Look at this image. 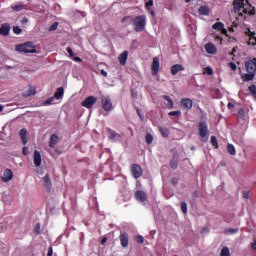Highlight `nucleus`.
I'll return each mask as SVG.
<instances>
[{
	"instance_id": "obj_1",
	"label": "nucleus",
	"mask_w": 256,
	"mask_h": 256,
	"mask_svg": "<svg viewBox=\"0 0 256 256\" xmlns=\"http://www.w3.org/2000/svg\"><path fill=\"white\" fill-rule=\"evenodd\" d=\"M132 25L136 33H141L145 29V25H147V16L140 15L136 16L132 20Z\"/></svg>"
},
{
	"instance_id": "obj_2",
	"label": "nucleus",
	"mask_w": 256,
	"mask_h": 256,
	"mask_svg": "<svg viewBox=\"0 0 256 256\" xmlns=\"http://www.w3.org/2000/svg\"><path fill=\"white\" fill-rule=\"evenodd\" d=\"M18 53H37V47L33 42H26L15 46Z\"/></svg>"
},
{
	"instance_id": "obj_3",
	"label": "nucleus",
	"mask_w": 256,
	"mask_h": 256,
	"mask_svg": "<svg viewBox=\"0 0 256 256\" xmlns=\"http://www.w3.org/2000/svg\"><path fill=\"white\" fill-rule=\"evenodd\" d=\"M130 171L134 179H139L143 176V168L139 164H132L130 167Z\"/></svg>"
},
{
	"instance_id": "obj_4",
	"label": "nucleus",
	"mask_w": 256,
	"mask_h": 256,
	"mask_svg": "<svg viewBox=\"0 0 256 256\" xmlns=\"http://www.w3.org/2000/svg\"><path fill=\"white\" fill-rule=\"evenodd\" d=\"M180 107L185 111H191V109H193V100L191 98H182Z\"/></svg>"
},
{
	"instance_id": "obj_5",
	"label": "nucleus",
	"mask_w": 256,
	"mask_h": 256,
	"mask_svg": "<svg viewBox=\"0 0 256 256\" xmlns=\"http://www.w3.org/2000/svg\"><path fill=\"white\" fill-rule=\"evenodd\" d=\"M97 103V97L95 96H88L86 99L83 100L81 103L82 107H85L86 109H91L93 105Z\"/></svg>"
},
{
	"instance_id": "obj_6",
	"label": "nucleus",
	"mask_w": 256,
	"mask_h": 256,
	"mask_svg": "<svg viewBox=\"0 0 256 256\" xmlns=\"http://www.w3.org/2000/svg\"><path fill=\"white\" fill-rule=\"evenodd\" d=\"M198 131L200 137L204 138L207 137V133H209V126H207V122L200 121L198 124Z\"/></svg>"
},
{
	"instance_id": "obj_7",
	"label": "nucleus",
	"mask_w": 256,
	"mask_h": 256,
	"mask_svg": "<svg viewBox=\"0 0 256 256\" xmlns=\"http://www.w3.org/2000/svg\"><path fill=\"white\" fill-rule=\"evenodd\" d=\"M247 73H256V58L248 60L245 63Z\"/></svg>"
},
{
	"instance_id": "obj_8",
	"label": "nucleus",
	"mask_w": 256,
	"mask_h": 256,
	"mask_svg": "<svg viewBox=\"0 0 256 256\" xmlns=\"http://www.w3.org/2000/svg\"><path fill=\"white\" fill-rule=\"evenodd\" d=\"M102 108L104 111H111V109H113V102H111V97L106 96L102 98Z\"/></svg>"
},
{
	"instance_id": "obj_9",
	"label": "nucleus",
	"mask_w": 256,
	"mask_h": 256,
	"mask_svg": "<svg viewBox=\"0 0 256 256\" xmlns=\"http://www.w3.org/2000/svg\"><path fill=\"white\" fill-rule=\"evenodd\" d=\"M43 185L46 189V191L49 193L51 192V188H52V182H51V176H49V174H46L43 178Z\"/></svg>"
},
{
	"instance_id": "obj_10",
	"label": "nucleus",
	"mask_w": 256,
	"mask_h": 256,
	"mask_svg": "<svg viewBox=\"0 0 256 256\" xmlns=\"http://www.w3.org/2000/svg\"><path fill=\"white\" fill-rule=\"evenodd\" d=\"M120 243L122 247H129V234L127 232H122L120 234Z\"/></svg>"
},
{
	"instance_id": "obj_11",
	"label": "nucleus",
	"mask_w": 256,
	"mask_h": 256,
	"mask_svg": "<svg viewBox=\"0 0 256 256\" xmlns=\"http://www.w3.org/2000/svg\"><path fill=\"white\" fill-rule=\"evenodd\" d=\"M35 167H41V163L43 159L41 158V152L38 150H34V157H33Z\"/></svg>"
},
{
	"instance_id": "obj_12",
	"label": "nucleus",
	"mask_w": 256,
	"mask_h": 256,
	"mask_svg": "<svg viewBox=\"0 0 256 256\" xmlns=\"http://www.w3.org/2000/svg\"><path fill=\"white\" fill-rule=\"evenodd\" d=\"M13 179V171L11 169H6L2 176L3 183H9Z\"/></svg>"
},
{
	"instance_id": "obj_13",
	"label": "nucleus",
	"mask_w": 256,
	"mask_h": 256,
	"mask_svg": "<svg viewBox=\"0 0 256 256\" xmlns=\"http://www.w3.org/2000/svg\"><path fill=\"white\" fill-rule=\"evenodd\" d=\"M135 199L141 201V203H145V201H147V194L142 190H138L135 193Z\"/></svg>"
},
{
	"instance_id": "obj_14",
	"label": "nucleus",
	"mask_w": 256,
	"mask_h": 256,
	"mask_svg": "<svg viewBox=\"0 0 256 256\" xmlns=\"http://www.w3.org/2000/svg\"><path fill=\"white\" fill-rule=\"evenodd\" d=\"M204 47L206 52H208L210 55H215V53H217V47H215V44L212 42H208Z\"/></svg>"
},
{
	"instance_id": "obj_15",
	"label": "nucleus",
	"mask_w": 256,
	"mask_h": 256,
	"mask_svg": "<svg viewBox=\"0 0 256 256\" xmlns=\"http://www.w3.org/2000/svg\"><path fill=\"white\" fill-rule=\"evenodd\" d=\"M9 31H11V26L8 23H4L0 27V35L3 37H7L9 35Z\"/></svg>"
},
{
	"instance_id": "obj_16",
	"label": "nucleus",
	"mask_w": 256,
	"mask_h": 256,
	"mask_svg": "<svg viewBox=\"0 0 256 256\" xmlns=\"http://www.w3.org/2000/svg\"><path fill=\"white\" fill-rule=\"evenodd\" d=\"M246 3H249V0H246ZM235 11L245 8V0H234L233 2Z\"/></svg>"
},
{
	"instance_id": "obj_17",
	"label": "nucleus",
	"mask_w": 256,
	"mask_h": 256,
	"mask_svg": "<svg viewBox=\"0 0 256 256\" xmlns=\"http://www.w3.org/2000/svg\"><path fill=\"white\" fill-rule=\"evenodd\" d=\"M159 68H160L159 58L154 57L152 61V74L157 75V73H159Z\"/></svg>"
},
{
	"instance_id": "obj_18",
	"label": "nucleus",
	"mask_w": 256,
	"mask_h": 256,
	"mask_svg": "<svg viewBox=\"0 0 256 256\" xmlns=\"http://www.w3.org/2000/svg\"><path fill=\"white\" fill-rule=\"evenodd\" d=\"M179 71H185V66L182 64H175L170 69L171 75H177Z\"/></svg>"
},
{
	"instance_id": "obj_19",
	"label": "nucleus",
	"mask_w": 256,
	"mask_h": 256,
	"mask_svg": "<svg viewBox=\"0 0 256 256\" xmlns=\"http://www.w3.org/2000/svg\"><path fill=\"white\" fill-rule=\"evenodd\" d=\"M169 166L175 170L179 167V154L175 153L173 159L170 160Z\"/></svg>"
},
{
	"instance_id": "obj_20",
	"label": "nucleus",
	"mask_w": 256,
	"mask_h": 256,
	"mask_svg": "<svg viewBox=\"0 0 256 256\" xmlns=\"http://www.w3.org/2000/svg\"><path fill=\"white\" fill-rule=\"evenodd\" d=\"M198 14L208 17L211 14V8L209 6H200L198 9Z\"/></svg>"
},
{
	"instance_id": "obj_21",
	"label": "nucleus",
	"mask_w": 256,
	"mask_h": 256,
	"mask_svg": "<svg viewBox=\"0 0 256 256\" xmlns=\"http://www.w3.org/2000/svg\"><path fill=\"white\" fill-rule=\"evenodd\" d=\"M129 57V52L127 50L123 51L118 57L120 65H126L127 58Z\"/></svg>"
},
{
	"instance_id": "obj_22",
	"label": "nucleus",
	"mask_w": 256,
	"mask_h": 256,
	"mask_svg": "<svg viewBox=\"0 0 256 256\" xmlns=\"http://www.w3.org/2000/svg\"><path fill=\"white\" fill-rule=\"evenodd\" d=\"M37 93V89L33 86H29L28 90L23 92V97H31Z\"/></svg>"
},
{
	"instance_id": "obj_23",
	"label": "nucleus",
	"mask_w": 256,
	"mask_h": 256,
	"mask_svg": "<svg viewBox=\"0 0 256 256\" xmlns=\"http://www.w3.org/2000/svg\"><path fill=\"white\" fill-rule=\"evenodd\" d=\"M108 137H109V139H111V141H116V139H121V134H119L111 129H108Z\"/></svg>"
},
{
	"instance_id": "obj_24",
	"label": "nucleus",
	"mask_w": 256,
	"mask_h": 256,
	"mask_svg": "<svg viewBox=\"0 0 256 256\" xmlns=\"http://www.w3.org/2000/svg\"><path fill=\"white\" fill-rule=\"evenodd\" d=\"M20 137H21V140H22V143L23 145H25L26 143H28L29 139L27 138V135H28V132H27V129L25 128H22L20 130Z\"/></svg>"
},
{
	"instance_id": "obj_25",
	"label": "nucleus",
	"mask_w": 256,
	"mask_h": 256,
	"mask_svg": "<svg viewBox=\"0 0 256 256\" xmlns=\"http://www.w3.org/2000/svg\"><path fill=\"white\" fill-rule=\"evenodd\" d=\"M243 13L245 15H255V7H252L251 4L248 3L247 7L244 6Z\"/></svg>"
},
{
	"instance_id": "obj_26",
	"label": "nucleus",
	"mask_w": 256,
	"mask_h": 256,
	"mask_svg": "<svg viewBox=\"0 0 256 256\" xmlns=\"http://www.w3.org/2000/svg\"><path fill=\"white\" fill-rule=\"evenodd\" d=\"M241 79L245 82L247 81H253V79H255V73L253 72H248L246 74H242L241 75Z\"/></svg>"
},
{
	"instance_id": "obj_27",
	"label": "nucleus",
	"mask_w": 256,
	"mask_h": 256,
	"mask_svg": "<svg viewBox=\"0 0 256 256\" xmlns=\"http://www.w3.org/2000/svg\"><path fill=\"white\" fill-rule=\"evenodd\" d=\"M57 143H59V136H57V134H52L50 137L49 147L53 149Z\"/></svg>"
},
{
	"instance_id": "obj_28",
	"label": "nucleus",
	"mask_w": 256,
	"mask_h": 256,
	"mask_svg": "<svg viewBox=\"0 0 256 256\" xmlns=\"http://www.w3.org/2000/svg\"><path fill=\"white\" fill-rule=\"evenodd\" d=\"M65 95V89L63 87H59L54 94L55 99H61Z\"/></svg>"
},
{
	"instance_id": "obj_29",
	"label": "nucleus",
	"mask_w": 256,
	"mask_h": 256,
	"mask_svg": "<svg viewBox=\"0 0 256 256\" xmlns=\"http://www.w3.org/2000/svg\"><path fill=\"white\" fill-rule=\"evenodd\" d=\"M162 99H165V101L168 102V104H167L168 109H173L174 103H173V99H171V97H169L168 95H163Z\"/></svg>"
},
{
	"instance_id": "obj_30",
	"label": "nucleus",
	"mask_w": 256,
	"mask_h": 256,
	"mask_svg": "<svg viewBox=\"0 0 256 256\" xmlns=\"http://www.w3.org/2000/svg\"><path fill=\"white\" fill-rule=\"evenodd\" d=\"M248 45H256V33L255 32H251L249 35V40H248Z\"/></svg>"
},
{
	"instance_id": "obj_31",
	"label": "nucleus",
	"mask_w": 256,
	"mask_h": 256,
	"mask_svg": "<svg viewBox=\"0 0 256 256\" xmlns=\"http://www.w3.org/2000/svg\"><path fill=\"white\" fill-rule=\"evenodd\" d=\"M224 27H225V24H223V22H216L213 24L212 29H215L217 31H223Z\"/></svg>"
},
{
	"instance_id": "obj_32",
	"label": "nucleus",
	"mask_w": 256,
	"mask_h": 256,
	"mask_svg": "<svg viewBox=\"0 0 256 256\" xmlns=\"http://www.w3.org/2000/svg\"><path fill=\"white\" fill-rule=\"evenodd\" d=\"M224 233L226 235H235V233H239V228H226Z\"/></svg>"
},
{
	"instance_id": "obj_33",
	"label": "nucleus",
	"mask_w": 256,
	"mask_h": 256,
	"mask_svg": "<svg viewBox=\"0 0 256 256\" xmlns=\"http://www.w3.org/2000/svg\"><path fill=\"white\" fill-rule=\"evenodd\" d=\"M227 151L230 155H237V150L235 149V146H233V144L227 145Z\"/></svg>"
},
{
	"instance_id": "obj_34",
	"label": "nucleus",
	"mask_w": 256,
	"mask_h": 256,
	"mask_svg": "<svg viewBox=\"0 0 256 256\" xmlns=\"http://www.w3.org/2000/svg\"><path fill=\"white\" fill-rule=\"evenodd\" d=\"M159 132L161 133L162 137H169V129L163 128L161 126L158 127Z\"/></svg>"
},
{
	"instance_id": "obj_35",
	"label": "nucleus",
	"mask_w": 256,
	"mask_h": 256,
	"mask_svg": "<svg viewBox=\"0 0 256 256\" xmlns=\"http://www.w3.org/2000/svg\"><path fill=\"white\" fill-rule=\"evenodd\" d=\"M220 256H231V252L229 251V247L225 246L222 248Z\"/></svg>"
},
{
	"instance_id": "obj_36",
	"label": "nucleus",
	"mask_w": 256,
	"mask_h": 256,
	"mask_svg": "<svg viewBox=\"0 0 256 256\" xmlns=\"http://www.w3.org/2000/svg\"><path fill=\"white\" fill-rule=\"evenodd\" d=\"M238 119H241L242 121H245V109L240 108L238 110V115H237Z\"/></svg>"
},
{
	"instance_id": "obj_37",
	"label": "nucleus",
	"mask_w": 256,
	"mask_h": 256,
	"mask_svg": "<svg viewBox=\"0 0 256 256\" xmlns=\"http://www.w3.org/2000/svg\"><path fill=\"white\" fill-rule=\"evenodd\" d=\"M211 145L215 147V149H219V143L217 142V137L211 136Z\"/></svg>"
},
{
	"instance_id": "obj_38",
	"label": "nucleus",
	"mask_w": 256,
	"mask_h": 256,
	"mask_svg": "<svg viewBox=\"0 0 256 256\" xmlns=\"http://www.w3.org/2000/svg\"><path fill=\"white\" fill-rule=\"evenodd\" d=\"M249 91L251 93L252 96H254V98L256 99V86L254 84L249 86Z\"/></svg>"
},
{
	"instance_id": "obj_39",
	"label": "nucleus",
	"mask_w": 256,
	"mask_h": 256,
	"mask_svg": "<svg viewBox=\"0 0 256 256\" xmlns=\"http://www.w3.org/2000/svg\"><path fill=\"white\" fill-rule=\"evenodd\" d=\"M170 117H179L181 116V110L171 111L168 113Z\"/></svg>"
},
{
	"instance_id": "obj_40",
	"label": "nucleus",
	"mask_w": 256,
	"mask_h": 256,
	"mask_svg": "<svg viewBox=\"0 0 256 256\" xmlns=\"http://www.w3.org/2000/svg\"><path fill=\"white\" fill-rule=\"evenodd\" d=\"M146 143L147 145H151V143H153V135H151V133L146 134Z\"/></svg>"
},
{
	"instance_id": "obj_41",
	"label": "nucleus",
	"mask_w": 256,
	"mask_h": 256,
	"mask_svg": "<svg viewBox=\"0 0 256 256\" xmlns=\"http://www.w3.org/2000/svg\"><path fill=\"white\" fill-rule=\"evenodd\" d=\"M13 32L15 33V35H21V33H23V29H21V27L19 26H14Z\"/></svg>"
},
{
	"instance_id": "obj_42",
	"label": "nucleus",
	"mask_w": 256,
	"mask_h": 256,
	"mask_svg": "<svg viewBox=\"0 0 256 256\" xmlns=\"http://www.w3.org/2000/svg\"><path fill=\"white\" fill-rule=\"evenodd\" d=\"M133 19V16H125L124 18H122L121 23H127V21L133 23Z\"/></svg>"
},
{
	"instance_id": "obj_43",
	"label": "nucleus",
	"mask_w": 256,
	"mask_h": 256,
	"mask_svg": "<svg viewBox=\"0 0 256 256\" xmlns=\"http://www.w3.org/2000/svg\"><path fill=\"white\" fill-rule=\"evenodd\" d=\"M181 211L184 215H187V202H181Z\"/></svg>"
},
{
	"instance_id": "obj_44",
	"label": "nucleus",
	"mask_w": 256,
	"mask_h": 256,
	"mask_svg": "<svg viewBox=\"0 0 256 256\" xmlns=\"http://www.w3.org/2000/svg\"><path fill=\"white\" fill-rule=\"evenodd\" d=\"M59 27V22H54L50 27L49 31H57V28Z\"/></svg>"
},
{
	"instance_id": "obj_45",
	"label": "nucleus",
	"mask_w": 256,
	"mask_h": 256,
	"mask_svg": "<svg viewBox=\"0 0 256 256\" xmlns=\"http://www.w3.org/2000/svg\"><path fill=\"white\" fill-rule=\"evenodd\" d=\"M152 7H153V0H149L148 2H146L145 8L147 9V11H151Z\"/></svg>"
},
{
	"instance_id": "obj_46",
	"label": "nucleus",
	"mask_w": 256,
	"mask_h": 256,
	"mask_svg": "<svg viewBox=\"0 0 256 256\" xmlns=\"http://www.w3.org/2000/svg\"><path fill=\"white\" fill-rule=\"evenodd\" d=\"M204 74L212 75L213 74V68H211V67L204 68Z\"/></svg>"
},
{
	"instance_id": "obj_47",
	"label": "nucleus",
	"mask_w": 256,
	"mask_h": 256,
	"mask_svg": "<svg viewBox=\"0 0 256 256\" xmlns=\"http://www.w3.org/2000/svg\"><path fill=\"white\" fill-rule=\"evenodd\" d=\"M55 101V97L48 98L45 102L44 105H53V102Z\"/></svg>"
},
{
	"instance_id": "obj_48",
	"label": "nucleus",
	"mask_w": 256,
	"mask_h": 256,
	"mask_svg": "<svg viewBox=\"0 0 256 256\" xmlns=\"http://www.w3.org/2000/svg\"><path fill=\"white\" fill-rule=\"evenodd\" d=\"M137 115L141 119V121H143V119H145V116L143 115V111L139 108H137Z\"/></svg>"
},
{
	"instance_id": "obj_49",
	"label": "nucleus",
	"mask_w": 256,
	"mask_h": 256,
	"mask_svg": "<svg viewBox=\"0 0 256 256\" xmlns=\"http://www.w3.org/2000/svg\"><path fill=\"white\" fill-rule=\"evenodd\" d=\"M228 67H230L232 71H237V65L234 62L228 63Z\"/></svg>"
},
{
	"instance_id": "obj_50",
	"label": "nucleus",
	"mask_w": 256,
	"mask_h": 256,
	"mask_svg": "<svg viewBox=\"0 0 256 256\" xmlns=\"http://www.w3.org/2000/svg\"><path fill=\"white\" fill-rule=\"evenodd\" d=\"M136 241L141 245L142 243H144L145 238H143V236H141V235H138L136 237Z\"/></svg>"
},
{
	"instance_id": "obj_51",
	"label": "nucleus",
	"mask_w": 256,
	"mask_h": 256,
	"mask_svg": "<svg viewBox=\"0 0 256 256\" xmlns=\"http://www.w3.org/2000/svg\"><path fill=\"white\" fill-rule=\"evenodd\" d=\"M41 225L37 224L34 228V233H37L39 235L41 233Z\"/></svg>"
},
{
	"instance_id": "obj_52",
	"label": "nucleus",
	"mask_w": 256,
	"mask_h": 256,
	"mask_svg": "<svg viewBox=\"0 0 256 256\" xmlns=\"http://www.w3.org/2000/svg\"><path fill=\"white\" fill-rule=\"evenodd\" d=\"M131 97H132L133 99H137V97H139V93H137V91H135V90H132V91H131Z\"/></svg>"
},
{
	"instance_id": "obj_53",
	"label": "nucleus",
	"mask_w": 256,
	"mask_h": 256,
	"mask_svg": "<svg viewBox=\"0 0 256 256\" xmlns=\"http://www.w3.org/2000/svg\"><path fill=\"white\" fill-rule=\"evenodd\" d=\"M242 197L244 198V199H249V191H246V190H244L243 192H242Z\"/></svg>"
},
{
	"instance_id": "obj_54",
	"label": "nucleus",
	"mask_w": 256,
	"mask_h": 256,
	"mask_svg": "<svg viewBox=\"0 0 256 256\" xmlns=\"http://www.w3.org/2000/svg\"><path fill=\"white\" fill-rule=\"evenodd\" d=\"M14 11H23V5H16L13 7Z\"/></svg>"
},
{
	"instance_id": "obj_55",
	"label": "nucleus",
	"mask_w": 256,
	"mask_h": 256,
	"mask_svg": "<svg viewBox=\"0 0 256 256\" xmlns=\"http://www.w3.org/2000/svg\"><path fill=\"white\" fill-rule=\"evenodd\" d=\"M66 51H67V53L69 54V56H70L71 58H73V49H71V47H67V48H66Z\"/></svg>"
},
{
	"instance_id": "obj_56",
	"label": "nucleus",
	"mask_w": 256,
	"mask_h": 256,
	"mask_svg": "<svg viewBox=\"0 0 256 256\" xmlns=\"http://www.w3.org/2000/svg\"><path fill=\"white\" fill-rule=\"evenodd\" d=\"M47 256H53V246H50V247L48 248Z\"/></svg>"
},
{
	"instance_id": "obj_57",
	"label": "nucleus",
	"mask_w": 256,
	"mask_h": 256,
	"mask_svg": "<svg viewBox=\"0 0 256 256\" xmlns=\"http://www.w3.org/2000/svg\"><path fill=\"white\" fill-rule=\"evenodd\" d=\"M177 183H179V179L178 178H172L171 179V184L172 185H177Z\"/></svg>"
},
{
	"instance_id": "obj_58",
	"label": "nucleus",
	"mask_w": 256,
	"mask_h": 256,
	"mask_svg": "<svg viewBox=\"0 0 256 256\" xmlns=\"http://www.w3.org/2000/svg\"><path fill=\"white\" fill-rule=\"evenodd\" d=\"M22 152H23V155H29V148L23 147Z\"/></svg>"
},
{
	"instance_id": "obj_59",
	"label": "nucleus",
	"mask_w": 256,
	"mask_h": 256,
	"mask_svg": "<svg viewBox=\"0 0 256 256\" xmlns=\"http://www.w3.org/2000/svg\"><path fill=\"white\" fill-rule=\"evenodd\" d=\"M73 60L76 61V63H82V61H83V59H81V57H74Z\"/></svg>"
},
{
	"instance_id": "obj_60",
	"label": "nucleus",
	"mask_w": 256,
	"mask_h": 256,
	"mask_svg": "<svg viewBox=\"0 0 256 256\" xmlns=\"http://www.w3.org/2000/svg\"><path fill=\"white\" fill-rule=\"evenodd\" d=\"M227 108H228V109H235V105H234L233 103L229 102V103L227 104Z\"/></svg>"
},
{
	"instance_id": "obj_61",
	"label": "nucleus",
	"mask_w": 256,
	"mask_h": 256,
	"mask_svg": "<svg viewBox=\"0 0 256 256\" xmlns=\"http://www.w3.org/2000/svg\"><path fill=\"white\" fill-rule=\"evenodd\" d=\"M251 247L256 250V238H254V241L251 243Z\"/></svg>"
},
{
	"instance_id": "obj_62",
	"label": "nucleus",
	"mask_w": 256,
	"mask_h": 256,
	"mask_svg": "<svg viewBox=\"0 0 256 256\" xmlns=\"http://www.w3.org/2000/svg\"><path fill=\"white\" fill-rule=\"evenodd\" d=\"M105 243H107V238H103V239L101 240V245H105Z\"/></svg>"
},
{
	"instance_id": "obj_63",
	"label": "nucleus",
	"mask_w": 256,
	"mask_h": 256,
	"mask_svg": "<svg viewBox=\"0 0 256 256\" xmlns=\"http://www.w3.org/2000/svg\"><path fill=\"white\" fill-rule=\"evenodd\" d=\"M101 75H103L104 77H107V72L105 70H101Z\"/></svg>"
},
{
	"instance_id": "obj_64",
	"label": "nucleus",
	"mask_w": 256,
	"mask_h": 256,
	"mask_svg": "<svg viewBox=\"0 0 256 256\" xmlns=\"http://www.w3.org/2000/svg\"><path fill=\"white\" fill-rule=\"evenodd\" d=\"M148 11H149V13L151 14L152 17H155V11H153V10H148Z\"/></svg>"
}]
</instances>
